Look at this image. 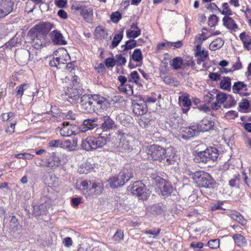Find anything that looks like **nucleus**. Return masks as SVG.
<instances>
[{
    "instance_id": "bb28decb",
    "label": "nucleus",
    "mask_w": 251,
    "mask_h": 251,
    "mask_svg": "<svg viewBox=\"0 0 251 251\" xmlns=\"http://www.w3.org/2000/svg\"><path fill=\"white\" fill-rule=\"evenodd\" d=\"M247 90V86L243 82L237 81L234 83L232 87V91L234 93H238L241 90Z\"/></svg>"
},
{
    "instance_id": "39448f33",
    "label": "nucleus",
    "mask_w": 251,
    "mask_h": 251,
    "mask_svg": "<svg viewBox=\"0 0 251 251\" xmlns=\"http://www.w3.org/2000/svg\"><path fill=\"white\" fill-rule=\"evenodd\" d=\"M73 80V86L70 84V87L67 86L65 90V94L68 96L69 101L71 103H77L82 95V89H80V86L79 82L77 81V77L75 76Z\"/></svg>"
},
{
    "instance_id": "79ce46f5",
    "label": "nucleus",
    "mask_w": 251,
    "mask_h": 251,
    "mask_svg": "<svg viewBox=\"0 0 251 251\" xmlns=\"http://www.w3.org/2000/svg\"><path fill=\"white\" fill-rule=\"evenodd\" d=\"M219 18L216 15H212L208 18V24L211 27H214L217 25Z\"/></svg>"
},
{
    "instance_id": "bf43d9fd",
    "label": "nucleus",
    "mask_w": 251,
    "mask_h": 251,
    "mask_svg": "<svg viewBox=\"0 0 251 251\" xmlns=\"http://www.w3.org/2000/svg\"><path fill=\"white\" fill-rule=\"evenodd\" d=\"M18 43L17 39L14 38H12L8 42L5 43V46L7 48L11 49V48L16 46Z\"/></svg>"
},
{
    "instance_id": "338daca9",
    "label": "nucleus",
    "mask_w": 251,
    "mask_h": 251,
    "mask_svg": "<svg viewBox=\"0 0 251 251\" xmlns=\"http://www.w3.org/2000/svg\"><path fill=\"white\" fill-rule=\"evenodd\" d=\"M221 75L218 73H210L209 74V78L213 81H216L220 79Z\"/></svg>"
},
{
    "instance_id": "9d476101",
    "label": "nucleus",
    "mask_w": 251,
    "mask_h": 251,
    "mask_svg": "<svg viewBox=\"0 0 251 251\" xmlns=\"http://www.w3.org/2000/svg\"><path fill=\"white\" fill-rule=\"evenodd\" d=\"M92 97L95 112H101L109 107V102L104 97L100 95H93Z\"/></svg>"
},
{
    "instance_id": "6e6d98bb",
    "label": "nucleus",
    "mask_w": 251,
    "mask_h": 251,
    "mask_svg": "<svg viewBox=\"0 0 251 251\" xmlns=\"http://www.w3.org/2000/svg\"><path fill=\"white\" fill-rule=\"evenodd\" d=\"M49 146L50 147H62V141L60 140H53L49 142Z\"/></svg>"
},
{
    "instance_id": "ddd939ff",
    "label": "nucleus",
    "mask_w": 251,
    "mask_h": 251,
    "mask_svg": "<svg viewBox=\"0 0 251 251\" xmlns=\"http://www.w3.org/2000/svg\"><path fill=\"white\" fill-rule=\"evenodd\" d=\"M14 5V2L12 0H0V17H4L11 13Z\"/></svg>"
},
{
    "instance_id": "09e8293b",
    "label": "nucleus",
    "mask_w": 251,
    "mask_h": 251,
    "mask_svg": "<svg viewBox=\"0 0 251 251\" xmlns=\"http://www.w3.org/2000/svg\"><path fill=\"white\" fill-rule=\"evenodd\" d=\"M10 226L13 229H17L19 226V223L18 219H16L15 216L11 217L10 220Z\"/></svg>"
},
{
    "instance_id": "58836bf2",
    "label": "nucleus",
    "mask_w": 251,
    "mask_h": 251,
    "mask_svg": "<svg viewBox=\"0 0 251 251\" xmlns=\"http://www.w3.org/2000/svg\"><path fill=\"white\" fill-rule=\"evenodd\" d=\"M223 10L220 11L221 13L226 16H228L232 15V11L229 8L228 4L227 2L223 4Z\"/></svg>"
},
{
    "instance_id": "6e6552de",
    "label": "nucleus",
    "mask_w": 251,
    "mask_h": 251,
    "mask_svg": "<svg viewBox=\"0 0 251 251\" xmlns=\"http://www.w3.org/2000/svg\"><path fill=\"white\" fill-rule=\"evenodd\" d=\"M147 153L152 160L161 162L165 159V155L167 153L166 149L159 145H152L149 147Z\"/></svg>"
},
{
    "instance_id": "a878e982",
    "label": "nucleus",
    "mask_w": 251,
    "mask_h": 251,
    "mask_svg": "<svg viewBox=\"0 0 251 251\" xmlns=\"http://www.w3.org/2000/svg\"><path fill=\"white\" fill-rule=\"evenodd\" d=\"M162 195L165 196H169L173 191V187L168 182H165L162 187H160Z\"/></svg>"
},
{
    "instance_id": "69168bd1",
    "label": "nucleus",
    "mask_w": 251,
    "mask_h": 251,
    "mask_svg": "<svg viewBox=\"0 0 251 251\" xmlns=\"http://www.w3.org/2000/svg\"><path fill=\"white\" fill-rule=\"evenodd\" d=\"M223 204V201H218L217 203H214L211 206V210L212 211H216L219 209H223L221 207Z\"/></svg>"
},
{
    "instance_id": "393cba45",
    "label": "nucleus",
    "mask_w": 251,
    "mask_h": 251,
    "mask_svg": "<svg viewBox=\"0 0 251 251\" xmlns=\"http://www.w3.org/2000/svg\"><path fill=\"white\" fill-rule=\"evenodd\" d=\"M92 170H93V168L90 163H85L82 164L79 167L77 171L80 174H87Z\"/></svg>"
},
{
    "instance_id": "20e7f679",
    "label": "nucleus",
    "mask_w": 251,
    "mask_h": 251,
    "mask_svg": "<svg viewBox=\"0 0 251 251\" xmlns=\"http://www.w3.org/2000/svg\"><path fill=\"white\" fill-rule=\"evenodd\" d=\"M109 141L110 139L108 137L101 136L97 138L91 137L83 140L81 146L83 149L89 151L101 148Z\"/></svg>"
},
{
    "instance_id": "c85d7f7f",
    "label": "nucleus",
    "mask_w": 251,
    "mask_h": 251,
    "mask_svg": "<svg viewBox=\"0 0 251 251\" xmlns=\"http://www.w3.org/2000/svg\"><path fill=\"white\" fill-rule=\"evenodd\" d=\"M45 206L43 204L38 205H35L33 206V214L35 216H40L45 214Z\"/></svg>"
},
{
    "instance_id": "dca6fc26",
    "label": "nucleus",
    "mask_w": 251,
    "mask_h": 251,
    "mask_svg": "<svg viewBox=\"0 0 251 251\" xmlns=\"http://www.w3.org/2000/svg\"><path fill=\"white\" fill-rule=\"evenodd\" d=\"M165 155V159L162 162L166 165H175L177 163V157L176 153L172 149H168Z\"/></svg>"
},
{
    "instance_id": "603ef678",
    "label": "nucleus",
    "mask_w": 251,
    "mask_h": 251,
    "mask_svg": "<svg viewBox=\"0 0 251 251\" xmlns=\"http://www.w3.org/2000/svg\"><path fill=\"white\" fill-rule=\"evenodd\" d=\"M227 96L224 93H218L216 96V100L218 103H223L226 100Z\"/></svg>"
},
{
    "instance_id": "9b49d317",
    "label": "nucleus",
    "mask_w": 251,
    "mask_h": 251,
    "mask_svg": "<svg viewBox=\"0 0 251 251\" xmlns=\"http://www.w3.org/2000/svg\"><path fill=\"white\" fill-rule=\"evenodd\" d=\"M80 103L82 110L85 113H93L95 112V108L93 104L92 95H83L80 98Z\"/></svg>"
},
{
    "instance_id": "052dcab7",
    "label": "nucleus",
    "mask_w": 251,
    "mask_h": 251,
    "mask_svg": "<svg viewBox=\"0 0 251 251\" xmlns=\"http://www.w3.org/2000/svg\"><path fill=\"white\" fill-rule=\"evenodd\" d=\"M237 116L238 113L237 112L231 110L226 113L225 117L227 119H234Z\"/></svg>"
},
{
    "instance_id": "c03bdc74",
    "label": "nucleus",
    "mask_w": 251,
    "mask_h": 251,
    "mask_svg": "<svg viewBox=\"0 0 251 251\" xmlns=\"http://www.w3.org/2000/svg\"><path fill=\"white\" fill-rule=\"evenodd\" d=\"M121 18L122 15L118 11L113 12L110 15L111 20L114 23H117Z\"/></svg>"
},
{
    "instance_id": "2eb2a0df",
    "label": "nucleus",
    "mask_w": 251,
    "mask_h": 251,
    "mask_svg": "<svg viewBox=\"0 0 251 251\" xmlns=\"http://www.w3.org/2000/svg\"><path fill=\"white\" fill-rule=\"evenodd\" d=\"M60 162V158L54 152H52L50 158L47 159L46 167L53 170L58 167Z\"/></svg>"
},
{
    "instance_id": "a19ab883",
    "label": "nucleus",
    "mask_w": 251,
    "mask_h": 251,
    "mask_svg": "<svg viewBox=\"0 0 251 251\" xmlns=\"http://www.w3.org/2000/svg\"><path fill=\"white\" fill-rule=\"evenodd\" d=\"M207 245L211 249H217L220 246V240L218 239L210 240L208 242Z\"/></svg>"
},
{
    "instance_id": "f257e3e1",
    "label": "nucleus",
    "mask_w": 251,
    "mask_h": 251,
    "mask_svg": "<svg viewBox=\"0 0 251 251\" xmlns=\"http://www.w3.org/2000/svg\"><path fill=\"white\" fill-rule=\"evenodd\" d=\"M53 25L49 22H41L35 25L28 32L27 35L32 41L34 49L38 50L45 46L46 37L52 28Z\"/></svg>"
},
{
    "instance_id": "e433bc0d",
    "label": "nucleus",
    "mask_w": 251,
    "mask_h": 251,
    "mask_svg": "<svg viewBox=\"0 0 251 251\" xmlns=\"http://www.w3.org/2000/svg\"><path fill=\"white\" fill-rule=\"evenodd\" d=\"M141 29L136 30H126V36L129 38H136L141 34Z\"/></svg>"
},
{
    "instance_id": "7c9ffc66",
    "label": "nucleus",
    "mask_w": 251,
    "mask_h": 251,
    "mask_svg": "<svg viewBox=\"0 0 251 251\" xmlns=\"http://www.w3.org/2000/svg\"><path fill=\"white\" fill-rule=\"evenodd\" d=\"M231 85V79L229 77H225L224 79L220 82L221 88L228 90L230 89Z\"/></svg>"
},
{
    "instance_id": "e2e57ef3",
    "label": "nucleus",
    "mask_w": 251,
    "mask_h": 251,
    "mask_svg": "<svg viewBox=\"0 0 251 251\" xmlns=\"http://www.w3.org/2000/svg\"><path fill=\"white\" fill-rule=\"evenodd\" d=\"M98 126L97 124H95L92 126H84L83 125V127H81L80 129L79 130V131H81L82 132H85L89 130H92L97 127Z\"/></svg>"
},
{
    "instance_id": "b1692460",
    "label": "nucleus",
    "mask_w": 251,
    "mask_h": 251,
    "mask_svg": "<svg viewBox=\"0 0 251 251\" xmlns=\"http://www.w3.org/2000/svg\"><path fill=\"white\" fill-rule=\"evenodd\" d=\"M224 44V41L220 38H218L210 43L209 48L211 50H216L221 48Z\"/></svg>"
},
{
    "instance_id": "f704fd0d",
    "label": "nucleus",
    "mask_w": 251,
    "mask_h": 251,
    "mask_svg": "<svg viewBox=\"0 0 251 251\" xmlns=\"http://www.w3.org/2000/svg\"><path fill=\"white\" fill-rule=\"evenodd\" d=\"M123 38V33L121 32L119 34H116L113 39L111 46L112 48H114L118 46L120 42Z\"/></svg>"
},
{
    "instance_id": "4be33fe9",
    "label": "nucleus",
    "mask_w": 251,
    "mask_h": 251,
    "mask_svg": "<svg viewBox=\"0 0 251 251\" xmlns=\"http://www.w3.org/2000/svg\"><path fill=\"white\" fill-rule=\"evenodd\" d=\"M77 147V141L75 140H73L72 141L67 140L62 141V148L71 151H74Z\"/></svg>"
},
{
    "instance_id": "3c124183",
    "label": "nucleus",
    "mask_w": 251,
    "mask_h": 251,
    "mask_svg": "<svg viewBox=\"0 0 251 251\" xmlns=\"http://www.w3.org/2000/svg\"><path fill=\"white\" fill-rule=\"evenodd\" d=\"M50 112L52 117H58L61 116L60 110L56 106H52Z\"/></svg>"
},
{
    "instance_id": "4468645a",
    "label": "nucleus",
    "mask_w": 251,
    "mask_h": 251,
    "mask_svg": "<svg viewBox=\"0 0 251 251\" xmlns=\"http://www.w3.org/2000/svg\"><path fill=\"white\" fill-rule=\"evenodd\" d=\"M132 107L133 113L138 116L144 115L148 110L145 101L141 100L132 102Z\"/></svg>"
},
{
    "instance_id": "5701e85b",
    "label": "nucleus",
    "mask_w": 251,
    "mask_h": 251,
    "mask_svg": "<svg viewBox=\"0 0 251 251\" xmlns=\"http://www.w3.org/2000/svg\"><path fill=\"white\" fill-rule=\"evenodd\" d=\"M224 26L228 29L234 30L237 28V25L232 18L229 16H225L223 18Z\"/></svg>"
},
{
    "instance_id": "0eeeda50",
    "label": "nucleus",
    "mask_w": 251,
    "mask_h": 251,
    "mask_svg": "<svg viewBox=\"0 0 251 251\" xmlns=\"http://www.w3.org/2000/svg\"><path fill=\"white\" fill-rule=\"evenodd\" d=\"M133 177V176L130 174L121 173L117 176L110 177L108 179V182L111 188H117L123 186L130 179Z\"/></svg>"
},
{
    "instance_id": "864d4df0",
    "label": "nucleus",
    "mask_w": 251,
    "mask_h": 251,
    "mask_svg": "<svg viewBox=\"0 0 251 251\" xmlns=\"http://www.w3.org/2000/svg\"><path fill=\"white\" fill-rule=\"evenodd\" d=\"M122 87L123 91L124 92L129 96H131L133 94V87L130 84H126Z\"/></svg>"
},
{
    "instance_id": "8fccbe9b",
    "label": "nucleus",
    "mask_w": 251,
    "mask_h": 251,
    "mask_svg": "<svg viewBox=\"0 0 251 251\" xmlns=\"http://www.w3.org/2000/svg\"><path fill=\"white\" fill-rule=\"evenodd\" d=\"M130 79H128V82H133L137 84L139 80V76L136 71H133L130 74Z\"/></svg>"
},
{
    "instance_id": "2f4dec72",
    "label": "nucleus",
    "mask_w": 251,
    "mask_h": 251,
    "mask_svg": "<svg viewBox=\"0 0 251 251\" xmlns=\"http://www.w3.org/2000/svg\"><path fill=\"white\" fill-rule=\"evenodd\" d=\"M29 88V84L23 83L17 87L16 96L19 98L22 97L24 92Z\"/></svg>"
},
{
    "instance_id": "cd10ccee",
    "label": "nucleus",
    "mask_w": 251,
    "mask_h": 251,
    "mask_svg": "<svg viewBox=\"0 0 251 251\" xmlns=\"http://www.w3.org/2000/svg\"><path fill=\"white\" fill-rule=\"evenodd\" d=\"M114 126V121L109 117H106L104 120V122L102 124V127L105 130L112 129Z\"/></svg>"
},
{
    "instance_id": "c9c22d12",
    "label": "nucleus",
    "mask_w": 251,
    "mask_h": 251,
    "mask_svg": "<svg viewBox=\"0 0 251 251\" xmlns=\"http://www.w3.org/2000/svg\"><path fill=\"white\" fill-rule=\"evenodd\" d=\"M182 64V60L180 57H176L172 60L171 66L175 70H178L181 68Z\"/></svg>"
},
{
    "instance_id": "680f3d73",
    "label": "nucleus",
    "mask_w": 251,
    "mask_h": 251,
    "mask_svg": "<svg viewBox=\"0 0 251 251\" xmlns=\"http://www.w3.org/2000/svg\"><path fill=\"white\" fill-rule=\"evenodd\" d=\"M92 181L88 180H84L81 182L80 186L84 190L90 189Z\"/></svg>"
},
{
    "instance_id": "5fc2aeb1",
    "label": "nucleus",
    "mask_w": 251,
    "mask_h": 251,
    "mask_svg": "<svg viewBox=\"0 0 251 251\" xmlns=\"http://www.w3.org/2000/svg\"><path fill=\"white\" fill-rule=\"evenodd\" d=\"M105 64L107 68H113L116 63V59L113 58H107L105 60Z\"/></svg>"
},
{
    "instance_id": "37998d69",
    "label": "nucleus",
    "mask_w": 251,
    "mask_h": 251,
    "mask_svg": "<svg viewBox=\"0 0 251 251\" xmlns=\"http://www.w3.org/2000/svg\"><path fill=\"white\" fill-rule=\"evenodd\" d=\"M161 229L159 228H153L152 229L147 230L144 231V233L147 234H151L153 235V238L155 239L158 236L160 232Z\"/></svg>"
},
{
    "instance_id": "a18cd8bd",
    "label": "nucleus",
    "mask_w": 251,
    "mask_h": 251,
    "mask_svg": "<svg viewBox=\"0 0 251 251\" xmlns=\"http://www.w3.org/2000/svg\"><path fill=\"white\" fill-rule=\"evenodd\" d=\"M117 66H123L125 65L126 60L123 57L122 54H117L115 56Z\"/></svg>"
},
{
    "instance_id": "774afa93",
    "label": "nucleus",
    "mask_w": 251,
    "mask_h": 251,
    "mask_svg": "<svg viewBox=\"0 0 251 251\" xmlns=\"http://www.w3.org/2000/svg\"><path fill=\"white\" fill-rule=\"evenodd\" d=\"M151 120H149L147 119L143 118L140 122V125L145 128L147 127L149 125L151 124Z\"/></svg>"
},
{
    "instance_id": "72a5a7b5",
    "label": "nucleus",
    "mask_w": 251,
    "mask_h": 251,
    "mask_svg": "<svg viewBox=\"0 0 251 251\" xmlns=\"http://www.w3.org/2000/svg\"><path fill=\"white\" fill-rule=\"evenodd\" d=\"M131 58L135 62L141 61L143 60V56L140 49H135L131 55Z\"/></svg>"
},
{
    "instance_id": "423d86ee",
    "label": "nucleus",
    "mask_w": 251,
    "mask_h": 251,
    "mask_svg": "<svg viewBox=\"0 0 251 251\" xmlns=\"http://www.w3.org/2000/svg\"><path fill=\"white\" fill-rule=\"evenodd\" d=\"M127 190L133 195L137 196L140 200H146L149 197L146 186L140 180L135 181L132 185L129 186Z\"/></svg>"
},
{
    "instance_id": "7ed1b4c3",
    "label": "nucleus",
    "mask_w": 251,
    "mask_h": 251,
    "mask_svg": "<svg viewBox=\"0 0 251 251\" xmlns=\"http://www.w3.org/2000/svg\"><path fill=\"white\" fill-rule=\"evenodd\" d=\"M218 155V150L215 148L210 147L204 151L198 152L194 159L197 163L209 164L213 163Z\"/></svg>"
},
{
    "instance_id": "473e14b6",
    "label": "nucleus",
    "mask_w": 251,
    "mask_h": 251,
    "mask_svg": "<svg viewBox=\"0 0 251 251\" xmlns=\"http://www.w3.org/2000/svg\"><path fill=\"white\" fill-rule=\"evenodd\" d=\"M119 147L122 150H132V148L130 142L125 138H122L120 139Z\"/></svg>"
},
{
    "instance_id": "13d9d810",
    "label": "nucleus",
    "mask_w": 251,
    "mask_h": 251,
    "mask_svg": "<svg viewBox=\"0 0 251 251\" xmlns=\"http://www.w3.org/2000/svg\"><path fill=\"white\" fill-rule=\"evenodd\" d=\"M239 107L242 109L247 110L250 108V103L247 99H243L241 102L239 103Z\"/></svg>"
},
{
    "instance_id": "412c9836",
    "label": "nucleus",
    "mask_w": 251,
    "mask_h": 251,
    "mask_svg": "<svg viewBox=\"0 0 251 251\" xmlns=\"http://www.w3.org/2000/svg\"><path fill=\"white\" fill-rule=\"evenodd\" d=\"M196 126L199 128L198 129L200 132H205L212 128L214 126V123L211 121L204 119L199 123L197 124Z\"/></svg>"
},
{
    "instance_id": "a211bd4d",
    "label": "nucleus",
    "mask_w": 251,
    "mask_h": 251,
    "mask_svg": "<svg viewBox=\"0 0 251 251\" xmlns=\"http://www.w3.org/2000/svg\"><path fill=\"white\" fill-rule=\"evenodd\" d=\"M29 50H23L16 53V60L19 63L23 66L26 64L28 61V56Z\"/></svg>"
},
{
    "instance_id": "f8f14e48",
    "label": "nucleus",
    "mask_w": 251,
    "mask_h": 251,
    "mask_svg": "<svg viewBox=\"0 0 251 251\" xmlns=\"http://www.w3.org/2000/svg\"><path fill=\"white\" fill-rule=\"evenodd\" d=\"M62 124L63 126L60 130L61 136L69 137L78 133V127L76 125L71 124L68 122H64Z\"/></svg>"
},
{
    "instance_id": "f03ea898",
    "label": "nucleus",
    "mask_w": 251,
    "mask_h": 251,
    "mask_svg": "<svg viewBox=\"0 0 251 251\" xmlns=\"http://www.w3.org/2000/svg\"><path fill=\"white\" fill-rule=\"evenodd\" d=\"M192 177L200 187L213 189L216 184V181L209 174L205 172H195L193 174Z\"/></svg>"
},
{
    "instance_id": "ea45409f",
    "label": "nucleus",
    "mask_w": 251,
    "mask_h": 251,
    "mask_svg": "<svg viewBox=\"0 0 251 251\" xmlns=\"http://www.w3.org/2000/svg\"><path fill=\"white\" fill-rule=\"evenodd\" d=\"M235 242L238 246H241L245 243V238L244 236L240 234H236L233 236Z\"/></svg>"
},
{
    "instance_id": "49530a36",
    "label": "nucleus",
    "mask_w": 251,
    "mask_h": 251,
    "mask_svg": "<svg viewBox=\"0 0 251 251\" xmlns=\"http://www.w3.org/2000/svg\"><path fill=\"white\" fill-rule=\"evenodd\" d=\"M59 184L60 181L59 178L54 175H51L50 177V184L53 187L56 188L59 185Z\"/></svg>"
},
{
    "instance_id": "4c0bfd02",
    "label": "nucleus",
    "mask_w": 251,
    "mask_h": 251,
    "mask_svg": "<svg viewBox=\"0 0 251 251\" xmlns=\"http://www.w3.org/2000/svg\"><path fill=\"white\" fill-rule=\"evenodd\" d=\"M137 46L136 41L133 39H130L127 41L125 45L121 46V48L125 47L126 50H130Z\"/></svg>"
},
{
    "instance_id": "0e129e2a",
    "label": "nucleus",
    "mask_w": 251,
    "mask_h": 251,
    "mask_svg": "<svg viewBox=\"0 0 251 251\" xmlns=\"http://www.w3.org/2000/svg\"><path fill=\"white\" fill-rule=\"evenodd\" d=\"M59 61V57H53L52 59L50 61L49 65L50 67H56L58 68Z\"/></svg>"
},
{
    "instance_id": "c756f323",
    "label": "nucleus",
    "mask_w": 251,
    "mask_h": 251,
    "mask_svg": "<svg viewBox=\"0 0 251 251\" xmlns=\"http://www.w3.org/2000/svg\"><path fill=\"white\" fill-rule=\"evenodd\" d=\"M178 100L179 101H181L182 105L183 107H190L192 105L191 100L190 99L189 96L188 94L179 96Z\"/></svg>"
},
{
    "instance_id": "aec40b11",
    "label": "nucleus",
    "mask_w": 251,
    "mask_h": 251,
    "mask_svg": "<svg viewBox=\"0 0 251 251\" xmlns=\"http://www.w3.org/2000/svg\"><path fill=\"white\" fill-rule=\"evenodd\" d=\"M91 181L92 183L90 188V191L94 193L96 195L100 194L103 190V185L101 181L97 179Z\"/></svg>"
},
{
    "instance_id": "6ab92c4d",
    "label": "nucleus",
    "mask_w": 251,
    "mask_h": 251,
    "mask_svg": "<svg viewBox=\"0 0 251 251\" xmlns=\"http://www.w3.org/2000/svg\"><path fill=\"white\" fill-rule=\"evenodd\" d=\"M52 43L55 45H64L67 44L62 34L57 31L54 30L50 34Z\"/></svg>"
},
{
    "instance_id": "de8ad7c7",
    "label": "nucleus",
    "mask_w": 251,
    "mask_h": 251,
    "mask_svg": "<svg viewBox=\"0 0 251 251\" xmlns=\"http://www.w3.org/2000/svg\"><path fill=\"white\" fill-rule=\"evenodd\" d=\"M226 100V102L224 105V107L225 108H230L233 106H234L236 104V101L234 98L230 95L227 96V99Z\"/></svg>"
},
{
    "instance_id": "1a4fd4ad",
    "label": "nucleus",
    "mask_w": 251,
    "mask_h": 251,
    "mask_svg": "<svg viewBox=\"0 0 251 251\" xmlns=\"http://www.w3.org/2000/svg\"><path fill=\"white\" fill-rule=\"evenodd\" d=\"M71 8L72 10H74L77 14H79L82 16L87 22L91 21L93 15V9L92 7L78 4L72 5Z\"/></svg>"
},
{
    "instance_id": "f3484780",
    "label": "nucleus",
    "mask_w": 251,
    "mask_h": 251,
    "mask_svg": "<svg viewBox=\"0 0 251 251\" xmlns=\"http://www.w3.org/2000/svg\"><path fill=\"white\" fill-rule=\"evenodd\" d=\"M199 128L196 125L190 126L186 127L183 130V132L186 134H182L181 138L184 140H188L196 135V134L199 131Z\"/></svg>"
},
{
    "instance_id": "4d7b16f0",
    "label": "nucleus",
    "mask_w": 251,
    "mask_h": 251,
    "mask_svg": "<svg viewBox=\"0 0 251 251\" xmlns=\"http://www.w3.org/2000/svg\"><path fill=\"white\" fill-rule=\"evenodd\" d=\"M240 176L239 174L234 175L233 177L229 181V185L231 187L236 186L237 183L240 180Z\"/></svg>"
}]
</instances>
